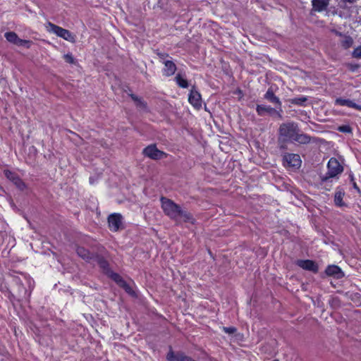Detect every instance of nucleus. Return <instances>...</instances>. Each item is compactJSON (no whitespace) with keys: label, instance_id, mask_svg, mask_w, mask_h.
I'll use <instances>...</instances> for the list:
<instances>
[{"label":"nucleus","instance_id":"1","mask_svg":"<svg viewBox=\"0 0 361 361\" xmlns=\"http://www.w3.org/2000/svg\"><path fill=\"white\" fill-rule=\"evenodd\" d=\"M312 140V137L301 132L298 124L294 121L283 123L279 128V145L281 149H286V143L288 142L307 145Z\"/></svg>","mask_w":361,"mask_h":361},{"label":"nucleus","instance_id":"2","mask_svg":"<svg viewBox=\"0 0 361 361\" xmlns=\"http://www.w3.org/2000/svg\"><path fill=\"white\" fill-rule=\"evenodd\" d=\"M343 171V166L336 158H331L327 164V172L320 176L322 184L326 183L331 178H335Z\"/></svg>","mask_w":361,"mask_h":361},{"label":"nucleus","instance_id":"3","mask_svg":"<svg viewBox=\"0 0 361 361\" xmlns=\"http://www.w3.org/2000/svg\"><path fill=\"white\" fill-rule=\"evenodd\" d=\"M160 202L161 204V209H163L165 215L172 220L177 221L180 207L173 200L165 197H161Z\"/></svg>","mask_w":361,"mask_h":361},{"label":"nucleus","instance_id":"4","mask_svg":"<svg viewBox=\"0 0 361 361\" xmlns=\"http://www.w3.org/2000/svg\"><path fill=\"white\" fill-rule=\"evenodd\" d=\"M47 30L49 32L55 34L57 37H61L63 39L75 43L76 41V36L71 32L69 30L59 27L51 22H48L46 25Z\"/></svg>","mask_w":361,"mask_h":361},{"label":"nucleus","instance_id":"5","mask_svg":"<svg viewBox=\"0 0 361 361\" xmlns=\"http://www.w3.org/2000/svg\"><path fill=\"white\" fill-rule=\"evenodd\" d=\"M256 111L259 116H265L267 115L274 116H276L279 118H282V109L273 108L270 106L265 104H257L256 106Z\"/></svg>","mask_w":361,"mask_h":361},{"label":"nucleus","instance_id":"6","mask_svg":"<svg viewBox=\"0 0 361 361\" xmlns=\"http://www.w3.org/2000/svg\"><path fill=\"white\" fill-rule=\"evenodd\" d=\"M142 154L153 160H159L166 157V154L159 150L156 145H150L144 148Z\"/></svg>","mask_w":361,"mask_h":361},{"label":"nucleus","instance_id":"7","mask_svg":"<svg viewBox=\"0 0 361 361\" xmlns=\"http://www.w3.org/2000/svg\"><path fill=\"white\" fill-rule=\"evenodd\" d=\"M284 165L298 169L300 167L302 161L300 157L297 154L286 153L283 157Z\"/></svg>","mask_w":361,"mask_h":361},{"label":"nucleus","instance_id":"8","mask_svg":"<svg viewBox=\"0 0 361 361\" xmlns=\"http://www.w3.org/2000/svg\"><path fill=\"white\" fill-rule=\"evenodd\" d=\"M109 228L111 231H118L123 226V216L121 214L114 213L108 217Z\"/></svg>","mask_w":361,"mask_h":361},{"label":"nucleus","instance_id":"9","mask_svg":"<svg viewBox=\"0 0 361 361\" xmlns=\"http://www.w3.org/2000/svg\"><path fill=\"white\" fill-rule=\"evenodd\" d=\"M188 101L195 109H200L202 106V97L200 93L196 90L195 86H192L189 95Z\"/></svg>","mask_w":361,"mask_h":361},{"label":"nucleus","instance_id":"10","mask_svg":"<svg viewBox=\"0 0 361 361\" xmlns=\"http://www.w3.org/2000/svg\"><path fill=\"white\" fill-rule=\"evenodd\" d=\"M295 264L304 270L310 271L313 273H317L319 271L317 264L310 259H298L295 262Z\"/></svg>","mask_w":361,"mask_h":361},{"label":"nucleus","instance_id":"11","mask_svg":"<svg viewBox=\"0 0 361 361\" xmlns=\"http://www.w3.org/2000/svg\"><path fill=\"white\" fill-rule=\"evenodd\" d=\"M168 361H197L182 352L174 353L171 349L166 355Z\"/></svg>","mask_w":361,"mask_h":361},{"label":"nucleus","instance_id":"12","mask_svg":"<svg viewBox=\"0 0 361 361\" xmlns=\"http://www.w3.org/2000/svg\"><path fill=\"white\" fill-rule=\"evenodd\" d=\"M6 177L9 179L12 183L20 190H23L26 185L23 180L15 173L11 171H5Z\"/></svg>","mask_w":361,"mask_h":361},{"label":"nucleus","instance_id":"13","mask_svg":"<svg viewBox=\"0 0 361 361\" xmlns=\"http://www.w3.org/2000/svg\"><path fill=\"white\" fill-rule=\"evenodd\" d=\"M78 255L87 262H92L96 253L90 252L84 247L78 246L76 248Z\"/></svg>","mask_w":361,"mask_h":361},{"label":"nucleus","instance_id":"14","mask_svg":"<svg viewBox=\"0 0 361 361\" xmlns=\"http://www.w3.org/2000/svg\"><path fill=\"white\" fill-rule=\"evenodd\" d=\"M264 98L269 102L275 105L276 109H282V103L280 99L275 95L272 88H269L264 95Z\"/></svg>","mask_w":361,"mask_h":361},{"label":"nucleus","instance_id":"15","mask_svg":"<svg viewBox=\"0 0 361 361\" xmlns=\"http://www.w3.org/2000/svg\"><path fill=\"white\" fill-rule=\"evenodd\" d=\"M163 64L164 65L162 69L163 75L166 77H170L175 74L177 70V67L171 59L169 61H163Z\"/></svg>","mask_w":361,"mask_h":361},{"label":"nucleus","instance_id":"16","mask_svg":"<svg viewBox=\"0 0 361 361\" xmlns=\"http://www.w3.org/2000/svg\"><path fill=\"white\" fill-rule=\"evenodd\" d=\"M312 10L315 12H322L327 9L330 0H312Z\"/></svg>","mask_w":361,"mask_h":361},{"label":"nucleus","instance_id":"17","mask_svg":"<svg viewBox=\"0 0 361 361\" xmlns=\"http://www.w3.org/2000/svg\"><path fill=\"white\" fill-rule=\"evenodd\" d=\"M335 104L341 106H348L350 108L355 109L356 110L361 111V105L356 104L355 102L350 99L337 98L335 100Z\"/></svg>","mask_w":361,"mask_h":361},{"label":"nucleus","instance_id":"18","mask_svg":"<svg viewBox=\"0 0 361 361\" xmlns=\"http://www.w3.org/2000/svg\"><path fill=\"white\" fill-rule=\"evenodd\" d=\"M93 262H96L98 264L105 274L107 275L111 271L109 268V264L107 260L97 253H96Z\"/></svg>","mask_w":361,"mask_h":361},{"label":"nucleus","instance_id":"19","mask_svg":"<svg viewBox=\"0 0 361 361\" xmlns=\"http://www.w3.org/2000/svg\"><path fill=\"white\" fill-rule=\"evenodd\" d=\"M328 276H334L336 279H341L344 276V274L341 268L337 265H329L325 271Z\"/></svg>","mask_w":361,"mask_h":361},{"label":"nucleus","instance_id":"20","mask_svg":"<svg viewBox=\"0 0 361 361\" xmlns=\"http://www.w3.org/2000/svg\"><path fill=\"white\" fill-rule=\"evenodd\" d=\"M4 36L8 42L13 43L16 45H23L24 44L28 42L26 40L19 39L18 35L13 32H6Z\"/></svg>","mask_w":361,"mask_h":361},{"label":"nucleus","instance_id":"21","mask_svg":"<svg viewBox=\"0 0 361 361\" xmlns=\"http://www.w3.org/2000/svg\"><path fill=\"white\" fill-rule=\"evenodd\" d=\"M174 80L176 81V84L181 88H188L189 86L188 80L186 78H185V75L181 74L180 72L176 74Z\"/></svg>","mask_w":361,"mask_h":361},{"label":"nucleus","instance_id":"22","mask_svg":"<svg viewBox=\"0 0 361 361\" xmlns=\"http://www.w3.org/2000/svg\"><path fill=\"white\" fill-rule=\"evenodd\" d=\"M178 217H181L185 222L194 223L192 215L190 212L183 210L181 208L180 209Z\"/></svg>","mask_w":361,"mask_h":361},{"label":"nucleus","instance_id":"23","mask_svg":"<svg viewBox=\"0 0 361 361\" xmlns=\"http://www.w3.org/2000/svg\"><path fill=\"white\" fill-rule=\"evenodd\" d=\"M107 276H109L114 281H115L118 286H121L126 281L121 276L112 271H111L107 274Z\"/></svg>","mask_w":361,"mask_h":361},{"label":"nucleus","instance_id":"24","mask_svg":"<svg viewBox=\"0 0 361 361\" xmlns=\"http://www.w3.org/2000/svg\"><path fill=\"white\" fill-rule=\"evenodd\" d=\"M130 97L135 102L137 107L146 109H147V103L145 102L141 98L138 97L134 94H130Z\"/></svg>","mask_w":361,"mask_h":361},{"label":"nucleus","instance_id":"25","mask_svg":"<svg viewBox=\"0 0 361 361\" xmlns=\"http://www.w3.org/2000/svg\"><path fill=\"white\" fill-rule=\"evenodd\" d=\"M345 193L341 190H338L336 192L334 195V203L338 207H342L344 205L343 202V198Z\"/></svg>","mask_w":361,"mask_h":361},{"label":"nucleus","instance_id":"26","mask_svg":"<svg viewBox=\"0 0 361 361\" xmlns=\"http://www.w3.org/2000/svg\"><path fill=\"white\" fill-rule=\"evenodd\" d=\"M353 39L349 35H344L343 39L341 42L342 47L345 49H349L353 44Z\"/></svg>","mask_w":361,"mask_h":361},{"label":"nucleus","instance_id":"27","mask_svg":"<svg viewBox=\"0 0 361 361\" xmlns=\"http://www.w3.org/2000/svg\"><path fill=\"white\" fill-rule=\"evenodd\" d=\"M307 101V98L306 97L302 96L300 97H295L293 99H290L289 102L292 104L303 106H305V103Z\"/></svg>","mask_w":361,"mask_h":361},{"label":"nucleus","instance_id":"28","mask_svg":"<svg viewBox=\"0 0 361 361\" xmlns=\"http://www.w3.org/2000/svg\"><path fill=\"white\" fill-rule=\"evenodd\" d=\"M120 287L123 288L125 291L130 295L136 297V293L133 290L130 285L127 283L126 281H125Z\"/></svg>","mask_w":361,"mask_h":361},{"label":"nucleus","instance_id":"29","mask_svg":"<svg viewBox=\"0 0 361 361\" xmlns=\"http://www.w3.org/2000/svg\"><path fill=\"white\" fill-rule=\"evenodd\" d=\"M156 54L158 56L160 62H161L162 63L163 61H169L170 59H171V57L167 53L160 52L157 51Z\"/></svg>","mask_w":361,"mask_h":361},{"label":"nucleus","instance_id":"30","mask_svg":"<svg viewBox=\"0 0 361 361\" xmlns=\"http://www.w3.org/2000/svg\"><path fill=\"white\" fill-rule=\"evenodd\" d=\"M338 130L343 133H351L353 131L352 128L349 125L340 126L338 128Z\"/></svg>","mask_w":361,"mask_h":361},{"label":"nucleus","instance_id":"31","mask_svg":"<svg viewBox=\"0 0 361 361\" xmlns=\"http://www.w3.org/2000/svg\"><path fill=\"white\" fill-rule=\"evenodd\" d=\"M352 56L355 59L361 58V44L354 49L353 51L352 52Z\"/></svg>","mask_w":361,"mask_h":361},{"label":"nucleus","instance_id":"32","mask_svg":"<svg viewBox=\"0 0 361 361\" xmlns=\"http://www.w3.org/2000/svg\"><path fill=\"white\" fill-rule=\"evenodd\" d=\"M27 295L28 296L30 295V294H27V291L24 286L23 285V286H18V296L25 298Z\"/></svg>","mask_w":361,"mask_h":361},{"label":"nucleus","instance_id":"33","mask_svg":"<svg viewBox=\"0 0 361 361\" xmlns=\"http://www.w3.org/2000/svg\"><path fill=\"white\" fill-rule=\"evenodd\" d=\"M65 61L68 63H74L75 59L71 54H66L64 55Z\"/></svg>","mask_w":361,"mask_h":361},{"label":"nucleus","instance_id":"34","mask_svg":"<svg viewBox=\"0 0 361 361\" xmlns=\"http://www.w3.org/2000/svg\"><path fill=\"white\" fill-rule=\"evenodd\" d=\"M224 331L228 334H234L236 331V328L233 326L224 327Z\"/></svg>","mask_w":361,"mask_h":361},{"label":"nucleus","instance_id":"35","mask_svg":"<svg viewBox=\"0 0 361 361\" xmlns=\"http://www.w3.org/2000/svg\"><path fill=\"white\" fill-rule=\"evenodd\" d=\"M14 281L18 286H23V282L18 277L14 278Z\"/></svg>","mask_w":361,"mask_h":361},{"label":"nucleus","instance_id":"36","mask_svg":"<svg viewBox=\"0 0 361 361\" xmlns=\"http://www.w3.org/2000/svg\"><path fill=\"white\" fill-rule=\"evenodd\" d=\"M334 32H335V34L339 37H343L345 35H343V33L338 32V31H336V30H334Z\"/></svg>","mask_w":361,"mask_h":361},{"label":"nucleus","instance_id":"37","mask_svg":"<svg viewBox=\"0 0 361 361\" xmlns=\"http://www.w3.org/2000/svg\"><path fill=\"white\" fill-rule=\"evenodd\" d=\"M343 2H348V3H350V4H353L355 3L357 0H341Z\"/></svg>","mask_w":361,"mask_h":361},{"label":"nucleus","instance_id":"38","mask_svg":"<svg viewBox=\"0 0 361 361\" xmlns=\"http://www.w3.org/2000/svg\"><path fill=\"white\" fill-rule=\"evenodd\" d=\"M353 188L356 190H359V188L357 187V184L355 183H353Z\"/></svg>","mask_w":361,"mask_h":361},{"label":"nucleus","instance_id":"39","mask_svg":"<svg viewBox=\"0 0 361 361\" xmlns=\"http://www.w3.org/2000/svg\"><path fill=\"white\" fill-rule=\"evenodd\" d=\"M358 68V66H357V65H356V66H353V67L351 68V70H352V71H355V70L356 68Z\"/></svg>","mask_w":361,"mask_h":361}]
</instances>
